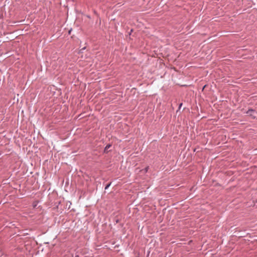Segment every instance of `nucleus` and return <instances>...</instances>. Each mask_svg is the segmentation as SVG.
I'll use <instances>...</instances> for the list:
<instances>
[{
  "instance_id": "nucleus-2",
  "label": "nucleus",
  "mask_w": 257,
  "mask_h": 257,
  "mask_svg": "<svg viewBox=\"0 0 257 257\" xmlns=\"http://www.w3.org/2000/svg\"><path fill=\"white\" fill-rule=\"evenodd\" d=\"M250 112H252V113H254L255 112V111H253V110H250V111H248L247 113H248V114H250V115H252L251 113H250Z\"/></svg>"
},
{
  "instance_id": "nucleus-4",
  "label": "nucleus",
  "mask_w": 257,
  "mask_h": 257,
  "mask_svg": "<svg viewBox=\"0 0 257 257\" xmlns=\"http://www.w3.org/2000/svg\"><path fill=\"white\" fill-rule=\"evenodd\" d=\"M148 168H149V167H146V168H145V172H146L148 171Z\"/></svg>"
},
{
  "instance_id": "nucleus-1",
  "label": "nucleus",
  "mask_w": 257,
  "mask_h": 257,
  "mask_svg": "<svg viewBox=\"0 0 257 257\" xmlns=\"http://www.w3.org/2000/svg\"><path fill=\"white\" fill-rule=\"evenodd\" d=\"M110 146H110V145H107V146L105 147V150H104V151H106V150H107V149H108L110 147Z\"/></svg>"
},
{
  "instance_id": "nucleus-3",
  "label": "nucleus",
  "mask_w": 257,
  "mask_h": 257,
  "mask_svg": "<svg viewBox=\"0 0 257 257\" xmlns=\"http://www.w3.org/2000/svg\"><path fill=\"white\" fill-rule=\"evenodd\" d=\"M110 185V184H108L105 188V189H107L109 187V186Z\"/></svg>"
}]
</instances>
